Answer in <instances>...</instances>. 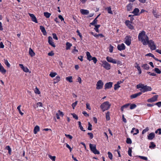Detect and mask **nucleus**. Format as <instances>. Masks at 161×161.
I'll return each instance as SVG.
<instances>
[{
	"mask_svg": "<svg viewBox=\"0 0 161 161\" xmlns=\"http://www.w3.org/2000/svg\"><path fill=\"white\" fill-rule=\"evenodd\" d=\"M138 38L139 41H141L144 45H146L147 44V41L149 40V38L146 34L145 31H142L139 33Z\"/></svg>",
	"mask_w": 161,
	"mask_h": 161,
	"instance_id": "1",
	"label": "nucleus"
},
{
	"mask_svg": "<svg viewBox=\"0 0 161 161\" xmlns=\"http://www.w3.org/2000/svg\"><path fill=\"white\" fill-rule=\"evenodd\" d=\"M111 105V104L109 103L108 101H106L103 103L100 107L103 111L104 112L108 109L110 108Z\"/></svg>",
	"mask_w": 161,
	"mask_h": 161,
	"instance_id": "2",
	"label": "nucleus"
},
{
	"mask_svg": "<svg viewBox=\"0 0 161 161\" xmlns=\"http://www.w3.org/2000/svg\"><path fill=\"white\" fill-rule=\"evenodd\" d=\"M89 147L91 151L94 154H98L100 153L96 149V145L90 143Z\"/></svg>",
	"mask_w": 161,
	"mask_h": 161,
	"instance_id": "3",
	"label": "nucleus"
},
{
	"mask_svg": "<svg viewBox=\"0 0 161 161\" xmlns=\"http://www.w3.org/2000/svg\"><path fill=\"white\" fill-rule=\"evenodd\" d=\"M147 44L148 45L149 47L151 50H154L156 49V47L154 42L152 40L147 41Z\"/></svg>",
	"mask_w": 161,
	"mask_h": 161,
	"instance_id": "4",
	"label": "nucleus"
},
{
	"mask_svg": "<svg viewBox=\"0 0 161 161\" xmlns=\"http://www.w3.org/2000/svg\"><path fill=\"white\" fill-rule=\"evenodd\" d=\"M103 83L102 80H98L96 84V89H100L103 88Z\"/></svg>",
	"mask_w": 161,
	"mask_h": 161,
	"instance_id": "5",
	"label": "nucleus"
},
{
	"mask_svg": "<svg viewBox=\"0 0 161 161\" xmlns=\"http://www.w3.org/2000/svg\"><path fill=\"white\" fill-rule=\"evenodd\" d=\"M102 65L106 69L109 70L110 69L111 66L110 64L106 61H103Z\"/></svg>",
	"mask_w": 161,
	"mask_h": 161,
	"instance_id": "6",
	"label": "nucleus"
},
{
	"mask_svg": "<svg viewBox=\"0 0 161 161\" xmlns=\"http://www.w3.org/2000/svg\"><path fill=\"white\" fill-rule=\"evenodd\" d=\"M152 90V89L150 87L145 85L144 86L142 90H140L142 92H146L151 91Z\"/></svg>",
	"mask_w": 161,
	"mask_h": 161,
	"instance_id": "7",
	"label": "nucleus"
},
{
	"mask_svg": "<svg viewBox=\"0 0 161 161\" xmlns=\"http://www.w3.org/2000/svg\"><path fill=\"white\" fill-rule=\"evenodd\" d=\"M125 43L128 46H129L131 43V37L129 36H127L125 38Z\"/></svg>",
	"mask_w": 161,
	"mask_h": 161,
	"instance_id": "8",
	"label": "nucleus"
},
{
	"mask_svg": "<svg viewBox=\"0 0 161 161\" xmlns=\"http://www.w3.org/2000/svg\"><path fill=\"white\" fill-rule=\"evenodd\" d=\"M113 83L112 82H109L106 83L104 85V88L105 90L110 88L112 86Z\"/></svg>",
	"mask_w": 161,
	"mask_h": 161,
	"instance_id": "9",
	"label": "nucleus"
},
{
	"mask_svg": "<svg viewBox=\"0 0 161 161\" xmlns=\"http://www.w3.org/2000/svg\"><path fill=\"white\" fill-rule=\"evenodd\" d=\"M131 22L129 20H126L125 22V24L128 27L131 29H134L133 26L131 25Z\"/></svg>",
	"mask_w": 161,
	"mask_h": 161,
	"instance_id": "10",
	"label": "nucleus"
},
{
	"mask_svg": "<svg viewBox=\"0 0 161 161\" xmlns=\"http://www.w3.org/2000/svg\"><path fill=\"white\" fill-rule=\"evenodd\" d=\"M48 42L50 45H51L53 47H55V46L54 43L53 42V39L51 36H49L48 37Z\"/></svg>",
	"mask_w": 161,
	"mask_h": 161,
	"instance_id": "11",
	"label": "nucleus"
},
{
	"mask_svg": "<svg viewBox=\"0 0 161 161\" xmlns=\"http://www.w3.org/2000/svg\"><path fill=\"white\" fill-rule=\"evenodd\" d=\"M106 59L108 62L112 63L113 64H116V61L111 57L108 56L107 57H106Z\"/></svg>",
	"mask_w": 161,
	"mask_h": 161,
	"instance_id": "12",
	"label": "nucleus"
},
{
	"mask_svg": "<svg viewBox=\"0 0 161 161\" xmlns=\"http://www.w3.org/2000/svg\"><path fill=\"white\" fill-rule=\"evenodd\" d=\"M29 14L31 18V19L33 21L35 22L36 23H38L36 18L34 14L30 13H29Z\"/></svg>",
	"mask_w": 161,
	"mask_h": 161,
	"instance_id": "13",
	"label": "nucleus"
},
{
	"mask_svg": "<svg viewBox=\"0 0 161 161\" xmlns=\"http://www.w3.org/2000/svg\"><path fill=\"white\" fill-rule=\"evenodd\" d=\"M118 49L120 51L124 50L125 49V46L123 43H122L121 45H119L117 46Z\"/></svg>",
	"mask_w": 161,
	"mask_h": 161,
	"instance_id": "14",
	"label": "nucleus"
},
{
	"mask_svg": "<svg viewBox=\"0 0 161 161\" xmlns=\"http://www.w3.org/2000/svg\"><path fill=\"white\" fill-rule=\"evenodd\" d=\"M142 94V92H141L132 95L130 96V97L131 99L135 98L137 97L140 96Z\"/></svg>",
	"mask_w": 161,
	"mask_h": 161,
	"instance_id": "15",
	"label": "nucleus"
},
{
	"mask_svg": "<svg viewBox=\"0 0 161 161\" xmlns=\"http://www.w3.org/2000/svg\"><path fill=\"white\" fill-rule=\"evenodd\" d=\"M80 12L83 15H86L89 13L88 10L83 9H80Z\"/></svg>",
	"mask_w": 161,
	"mask_h": 161,
	"instance_id": "16",
	"label": "nucleus"
},
{
	"mask_svg": "<svg viewBox=\"0 0 161 161\" xmlns=\"http://www.w3.org/2000/svg\"><path fill=\"white\" fill-rule=\"evenodd\" d=\"M155 136V134L154 133H151L148 136V139L150 140L153 139Z\"/></svg>",
	"mask_w": 161,
	"mask_h": 161,
	"instance_id": "17",
	"label": "nucleus"
},
{
	"mask_svg": "<svg viewBox=\"0 0 161 161\" xmlns=\"http://www.w3.org/2000/svg\"><path fill=\"white\" fill-rule=\"evenodd\" d=\"M40 29L41 30V31L43 33V35H46L47 34V32L44 27L42 26H40Z\"/></svg>",
	"mask_w": 161,
	"mask_h": 161,
	"instance_id": "18",
	"label": "nucleus"
},
{
	"mask_svg": "<svg viewBox=\"0 0 161 161\" xmlns=\"http://www.w3.org/2000/svg\"><path fill=\"white\" fill-rule=\"evenodd\" d=\"M0 71L3 74H5L6 72V70L4 69L2 65L0 63Z\"/></svg>",
	"mask_w": 161,
	"mask_h": 161,
	"instance_id": "19",
	"label": "nucleus"
},
{
	"mask_svg": "<svg viewBox=\"0 0 161 161\" xmlns=\"http://www.w3.org/2000/svg\"><path fill=\"white\" fill-rule=\"evenodd\" d=\"M136 65L135 66V67L139 71V74H141L142 73V70L140 68V66H139V64L137 63H136Z\"/></svg>",
	"mask_w": 161,
	"mask_h": 161,
	"instance_id": "20",
	"label": "nucleus"
},
{
	"mask_svg": "<svg viewBox=\"0 0 161 161\" xmlns=\"http://www.w3.org/2000/svg\"><path fill=\"white\" fill-rule=\"evenodd\" d=\"M139 10L138 8H135L132 12V13L134 14L135 15H137L138 14V13Z\"/></svg>",
	"mask_w": 161,
	"mask_h": 161,
	"instance_id": "21",
	"label": "nucleus"
},
{
	"mask_svg": "<svg viewBox=\"0 0 161 161\" xmlns=\"http://www.w3.org/2000/svg\"><path fill=\"white\" fill-rule=\"evenodd\" d=\"M132 4L130 3L127 6V10L128 11H130L132 9Z\"/></svg>",
	"mask_w": 161,
	"mask_h": 161,
	"instance_id": "22",
	"label": "nucleus"
},
{
	"mask_svg": "<svg viewBox=\"0 0 161 161\" xmlns=\"http://www.w3.org/2000/svg\"><path fill=\"white\" fill-rule=\"evenodd\" d=\"M40 128L38 126H36L34 129V133L35 134H36L37 132L39 131Z\"/></svg>",
	"mask_w": 161,
	"mask_h": 161,
	"instance_id": "23",
	"label": "nucleus"
},
{
	"mask_svg": "<svg viewBox=\"0 0 161 161\" xmlns=\"http://www.w3.org/2000/svg\"><path fill=\"white\" fill-rule=\"evenodd\" d=\"M29 54L31 56L33 57L35 55V53L34 52L33 50L31 48H30L29 49Z\"/></svg>",
	"mask_w": 161,
	"mask_h": 161,
	"instance_id": "24",
	"label": "nucleus"
},
{
	"mask_svg": "<svg viewBox=\"0 0 161 161\" xmlns=\"http://www.w3.org/2000/svg\"><path fill=\"white\" fill-rule=\"evenodd\" d=\"M60 78L59 76H57L54 79V81L53 82L54 84H56L60 80Z\"/></svg>",
	"mask_w": 161,
	"mask_h": 161,
	"instance_id": "25",
	"label": "nucleus"
},
{
	"mask_svg": "<svg viewBox=\"0 0 161 161\" xmlns=\"http://www.w3.org/2000/svg\"><path fill=\"white\" fill-rule=\"evenodd\" d=\"M144 86L143 84H139L136 86V88L137 89L141 88V89L140 90H142Z\"/></svg>",
	"mask_w": 161,
	"mask_h": 161,
	"instance_id": "26",
	"label": "nucleus"
},
{
	"mask_svg": "<svg viewBox=\"0 0 161 161\" xmlns=\"http://www.w3.org/2000/svg\"><path fill=\"white\" fill-rule=\"evenodd\" d=\"M142 67L146 70H148L149 68V65L147 64L142 65Z\"/></svg>",
	"mask_w": 161,
	"mask_h": 161,
	"instance_id": "27",
	"label": "nucleus"
},
{
	"mask_svg": "<svg viewBox=\"0 0 161 161\" xmlns=\"http://www.w3.org/2000/svg\"><path fill=\"white\" fill-rule=\"evenodd\" d=\"M97 18H96L92 23H90V25H96V24L97 23Z\"/></svg>",
	"mask_w": 161,
	"mask_h": 161,
	"instance_id": "28",
	"label": "nucleus"
},
{
	"mask_svg": "<svg viewBox=\"0 0 161 161\" xmlns=\"http://www.w3.org/2000/svg\"><path fill=\"white\" fill-rule=\"evenodd\" d=\"M72 46V44L69 43V42H67L66 43V50H68L69 49H70V47Z\"/></svg>",
	"mask_w": 161,
	"mask_h": 161,
	"instance_id": "29",
	"label": "nucleus"
},
{
	"mask_svg": "<svg viewBox=\"0 0 161 161\" xmlns=\"http://www.w3.org/2000/svg\"><path fill=\"white\" fill-rule=\"evenodd\" d=\"M72 79V76H69L66 78V80L69 82H73Z\"/></svg>",
	"mask_w": 161,
	"mask_h": 161,
	"instance_id": "30",
	"label": "nucleus"
},
{
	"mask_svg": "<svg viewBox=\"0 0 161 161\" xmlns=\"http://www.w3.org/2000/svg\"><path fill=\"white\" fill-rule=\"evenodd\" d=\"M44 15L47 18H49L50 17L51 14L48 12H46L44 13Z\"/></svg>",
	"mask_w": 161,
	"mask_h": 161,
	"instance_id": "31",
	"label": "nucleus"
},
{
	"mask_svg": "<svg viewBox=\"0 0 161 161\" xmlns=\"http://www.w3.org/2000/svg\"><path fill=\"white\" fill-rule=\"evenodd\" d=\"M4 63L5 64V65L8 68H9L10 66V65L8 62V61L6 59H4Z\"/></svg>",
	"mask_w": 161,
	"mask_h": 161,
	"instance_id": "32",
	"label": "nucleus"
},
{
	"mask_svg": "<svg viewBox=\"0 0 161 161\" xmlns=\"http://www.w3.org/2000/svg\"><path fill=\"white\" fill-rule=\"evenodd\" d=\"M110 113L109 112H108L106 115V119L107 120H109L110 119Z\"/></svg>",
	"mask_w": 161,
	"mask_h": 161,
	"instance_id": "33",
	"label": "nucleus"
},
{
	"mask_svg": "<svg viewBox=\"0 0 161 161\" xmlns=\"http://www.w3.org/2000/svg\"><path fill=\"white\" fill-rule=\"evenodd\" d=\"M158 97V95H155L153 97L151 98V99L153 101V102H155L157 100Z\"/></svg>",
	"mask_w": 161,
	"mask_h": 161,
	"instance_id": "34",
	"label": "nucleus"
},
{
	"mask_svg": "<svg viewBox=\"0 0 161 161\" xmlns=\"http://www.w3.org/2000/svg\"><path fill=\"white\" fill-rule=\"evenodd\" d=\"M95 28H94V29L97 32H99V30L98 28L100 27V25H95Z\"/></svg>",
	"mask_w": 161,
	"mask_h": 161,
	"instance_id": "35",
	"label": "nucleus"
},
{
	"mask_svg": "<svg viewBox=\"0 0 161 161\" xmlns=\"http://www.w3.org/2000/svg\"><path fill=\"white\" fill-rule=\"evenodd\" d=\"M154 70L155 71L157 74H160L161 73V70H160L158 68H155Z\"/></svg>",
	"mask_w": 161,
	"mask_h": 161,
	"instance_id": "36",
	"label": "nucleus"
},
{
	"mask_svg": "<svg viewBox=\"0 0 161 161\" xmlns=\"http://www.w3.org/2000/svg\"><path fill=\"white\" fill-rule=\"evenodd\" d=\"M94 36L96 38H98L99 36H100L101 37H104V36L102 34H95L94 35Z\"/></svg>",
	"mask_w": 161,
	"mask_h": 161,
	"instance_id": "37",
	"label": "nucleus"
},
{
	"mask_svg": "<svg viewBox=\"0 0 161 161\" xmlns=\"http://www.w3.org/2000/svg\"><path fill=\"white\" fill-rule=\"evenodd\" d=\"M78 124L79 125V127L80 129L82 131H85V130H83V128L81 125V123L80 121L78 122Z\"/></svg>",
	"mask_w": 161,
	"mask_h": 161,
	"instance_id": "38",
	"label": "nucleus"
},
{
	"mask_svg": "<svg viewBox=\"0 0 161 161\" xmlns=\"http://www.w3.org/2000/svg\"><path fill=\"white\" fill-rule=\"evenodd\" d=\"M57 74L55 72H51L49 74V75L52 77H55Z\"/></svg>",
	"mask_w": 161,
	"mask_h": 161,
	"instance_id": "39",
	"label": "nucleus"
},
{
	"mask_svg": "<svg viewBox=\"0 0 161 161\" xmlns=\"http://www.w3.org/2000/svg\"><path fill=\"white\" fill-rule=\"evenodd\" d=\"M132 147H129V150L128 151V153L129 155L130 156H131V152H132Z\"/></svg>",
	"mask_w": 161,
	"mask_h": 161,
	"instance_id": "40",
	"label": "nucleus"
},
{
	"mask_svg": "<svg viewBox=\"0 0 161 161\" xmlns=\"http://www.w3.org/2000/svg\"><path fill=\"white\" fill-rule=\"evenodd\" d=\"M21 106L20 105L18 107H17V109L19 111V113L22 115L23 114V113L21 111V110H20V107H21Z\"/></svg>",
	"mask_w": 161,
	"mask_h": 161,
	"instance_id": "41",
	"label": "nucleus"
},
{
	"mask_svg": "<svg viewBox=\"0 0 161 161\" xmlns=\"http://www.w3.org/2000/svg\"><path fill=\"white\" fill-rule=\"evenodd\" d=\"M149 130V128L148 127H147L145 129L143 130L142 134H144L145 133L147 132Z\"/></svg>",
	"mask_w": 161,
	"mask_h": 161,
	"instance_id": "42",
	"label": "nucleus"
},
{
	"mask_svg": "<svg viewBox=\"0 0 161 161\" xmlns=\"http://www.w3.org/2000/svg\"><path fill=\"white\" fill-rule=\"evenodd\" d=\"M150 144L151 145L149 146V147L150 148H154L156 147L155 145L154 144L153 142H151L150 143Z\"/></svg>",
	"mask_w": 161,
	"mask_h": 161,
	"instance_id": "43",
	"label": "nucleus"
},
{
	"mask_svg": "<svg viewBox=\"0 0 161 161\" xmlns=\"http://www.w3.org/2000/svg\"><path fill=\"white\" fill-rule=\"evenodd\" d=\"M108 158L110 159H112L113 158V155L111 153L109 152H108Z\"/></svg>",
	"mask_w": 161,
	"mask_h": 161,
	"instance_id": "44",
	"label": "nucleus"
},
{
	"mask_svg": "<svg viewBox=\"0 0 161 161\" xmlns=\"http://www.w3.org/2000/svg\"><path fill=\"white\" fill-rule=\"evenodd\" d=\"M126 143L128 144H130L132 143V141L131 139L130 138H127L126 141Z\"/></svg>",
	"mask_w": 161,
	"mask_h": 161,
	"instance_id": "45",
	"label": "nucleus"
},
{
	"mask_svg": "<svg viewBox=\"0 0 161 161\" xmlns=\"http://www.w3.org/2000/svg\"><path fill=\"white\" fill-rule=\"evenodd\" d=\"M93 60L94 64L96 63L97 61V59L95 57H93L92 58H91V60Z\"/></svg>",
	"mask_w": 161,
	"mask_h": 161,
	"instance_id": "46",
	"label": "nucleus"
},
{
	"mask_svg": "<svg viewBox=\"0 0 161 161\" xmlns=\"http://www.w3.org/2000/svg\"><path fill=\"white\" fill-rule=\"evenodd\" d=\"M87 129L90 130H92V125L89 122H88V126Z\"/></svg>",
	"mask_w": 161,
	"mask_h": 161,
	"instance_id": "47",
	"label": "nucleus"
},
{
	"mask_svg": "<svg viewBox=\"0 0 161 161\" xmlns=\"http://www.w3.org/2000/svg\"><path fill=\"white\" fill-rule=\"evenodd\" d=\"M136 106L135 104H132L130 105V109H132L135 108L136 107Z\"/></svg>",
	"mask_w": 161,
	"mask_h": 161,
	"instance_id": "48",
	"label": "nucleus"
},
{
	"mask_svg": "<svg viewBox=\"0 0 161 161\" xmlns=\"http://www.w3.org/2000/svg\"><path fill=\"white\" fill-rule=\"evenodd\" d=\"M49 158L51 159L53 161H55V158H56L55 156H52L50 155H49Z\"/></svg>",
	"mask_w": 161,
	"mask_h": 161,
	"instance_id": "49",
	"label": "nucleus"
},
{
	"mask_svg": "<svg viewBox=\"0 0 161 161\" xmlns=\"http://www.w3.org/2000/svg\"><path fill=\"white\" fill-rule=\"evenodd\" d=\"M107 9L108 12V13L112 14L110 7H108L107 8Z\"/></svg>",
	"mask_w": 161,
	"mask_h": 161,
	"instance_id": "50",
	"label": "nucleus"
},
{
	"mask_svg": "<svg viewBox=\"0 0 161 161\" xmlns=\"http://www.w3.org/2000/svg\"><path fill=\"white\" fill-rule=\"evenodd\" d=\"M23 70L26 72H28L29 71V69L26 67H24L22 69Z\"/></svg>",
	"mask_w": 161,
	"mask_h": 161,
	"instance_id": "51",
	"label": "nucleus"
},
{
	"mask_svg": "<svg viewBox=\"0 0 161 161\" xmlns=\"http://www.w3.org/2000/svg\"><path fill=\"white\" fill-rule=\"evenodd\" d=\"M114 48V47L112 46L111 45H110L109 48V51L110 53H112L113 51V49Z\"/></svg>",
	"mask_w": 161,
	"mask_h": 161,
	"instance_id": "52",
	"label": "nucleus"
},
{
	"mask_svg": "<svg viewBox=\"0 0 161 161\" xmlns=\"http://www.w3.org/2000/svg\"><path fill=\"white\" fill-rule=\"evenodd\" d=\"M53 38L55 39L56 40H57L58 39V37L57 36L56 34L55 33H53L52 34Z\"/></svg>",
	"mask_w": 161,
	"mask_h": 161,
	"instance_id": "53",
	"label": "nucleus"
},
{
	"mask_svg": "<svg viewBox=\"0 0 161 161\" xmlns=\"http://www.w3.org/2000/svg\"><path fill=\"white\" fill-rule=\"evenodd\" d=\"M77 102H78V101H76L74 103H73L72 104V108H73V109H74L75 108V107L77 105Z\"/></svg>",
	"mask_w": 161,
	"mask_h": 161,
	"instance_id": "54",
	"label": "nucleus"
},
{
	"mask_svg": "<svg viewBox=\"0 0 161 161\" xmlns=\"http://www.w3.org/2000/svg\"><path fill=\"white\" fill-rule=\"evenodd\" d=\"M139 157L140 158H141L144 159L145 160H147V158L146 157H143L142 156H139Z\"/></svg>",
	"mask_w": 161,
	"mask_h": 161,
	"instance_id": "55",
	"label": "nucleus"
},
{
	"mask_svg": "<svg viewBox=\"0 0 161 161\" xmlns=\"http://www.w3.org/2000/svg\"><path fill=\"white\" fill-rule=\"evenodd\" d=\"M72 115L73 116L74 118H75L76 119H78V117L75 114H72Z\"/></svg>",
	"mask_w": 161,
	"mask_h": 161,
	"instance_id": "56",
	"label": "nucleus"
},
{
	"mask_svg": "<svg viewBox=\"0 0 161 161\" xmlns=\"http://www.w3.org/2000/svg\"><path fill=\"white\" fill-rule=\"evenodd\" d=\"M146 56H150V57H152V58H154V56L153 54L152 53H149L147 54L146 55Z\"/></svg>",
	"mask_w": 161,
	"mask_h": 161,
	"instance_id": "57",
	"label": "nucleus"
},
{
	"mask_svg": "<svg viewBox=\"0 0 161 161\" xmlns=\"http://www.w3.org/2000/svg\"><path fill=\"white\" fill-rule=\"evenodd\" d=\"M120 87V86L119 85H117L116 84H115L114 85V89L115 90H117L118 88Z\"/></svg>",
	"mask_w": 161,
	"mask_h": 161,
	"instance_id": "58",
	"label": "nucleus"
},
{
	"mask_svg": "<svg viewBox=\"0 0 161 161\" xmlns=\"http://www.w3.org/2000/svg\"><path fill=\"white\" fill-rule=\"evenodd\" d=\"M35 92L36 93L39 94H40V92L39 90L37 88H36V90H35Z\"/></svg>",
	"mask_w": 161,
	"mask_h": 161,
	"instance_id": "59",
	"label": "nucleus"
},
{
	"mask_svg": "<svg viewBox=\"0 0 161 161\" xmlns=\"http://www.w3.org/2000/svg\"><path fill=\"white\" fill-rule=\"evenodd\" d=\"M37 106L38 107H42V103L41 102H38L37 103Z\"/></svg>",
	"mask_w": 161,
	"mask_h": 161,
	"instance_id": "60",
	"label": "nucleus"
},
{
	"mask_svg": "<svg viewBox=\"0 0 161 161\" xmlns=\"http://www.w3.org/2000/svg\"><path fill=\"white\" fill-rule=\"evenodd\" d=\"M87 134L90 136L91 139H92L93 138V134L92 133H88Z\"/></svg>",
	"mask_w": 161,
	"mask_h": 161,
	"instance_id": "61",
	"label": "nucleus"
},
{
	"mask_svg": "<svg viewBox=\"0 0 161 161\" xmlns=\"http://www.w3.org/2000/svg\"><path fill=\"white\" fill-rule=\"evenodd\" d=\"M147 73H148V74H150V75H152V76H155L156 75V74H155V73H151V72H147Z\"/></svg>",
	"mask_w": 161,
	"mask_h": 161,
	"instance_id": "62",
	"label": "nucleus"
},
{
	"mask_svg": "<svg viewBox=\"0 0 161 161\" xmlns=\"http://www.w3.org/2000/svg\"><path fill=\"white\" fill-rule=\"evenodd\" d=\"M65 135L66 137L69 138L70 139H71L73 138L72 136L70 135L65 134Z\"/></svg>",
	"mask_w": 161,
	"mask_h": 161,
	"instance_id": "63",
	"label": "nucleus"
},
{
	"mask_svg": "<svg viewBox=\"0 0 161 161\" xmlns=\"http://www.w3.org/2000/svg\"><path fill=\"white\" fill-rule=\"evenodd\" d=\"M155 105H157L158 107H160L161 106V102H159L156 103Z\"/></svg>",
	"mask_w": 161,
	"mask_h": 161,
	"instance_id": "64",
	"label": "nucleus"
}]
</instances>
